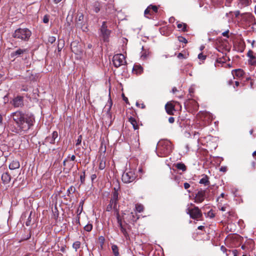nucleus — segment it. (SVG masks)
Returning a JSON list of instances; mask_svg holds the SVG:
<instances>
[{
    "label": "nucleus",
    "instance_id": "obj_46",
    "mask_svg": "<svg viewBox=\"0 0 256 256\" xmlns=\"http://www.w3.org/2000/svg\"><path fill=\"white\" fill-rule=\"evenodd\" d=\"M136 105L137 106H138L139 108H142V109H144V108H146L145 105L143 103L140 104L138 102H137L136 103Z\"/></svg>",
    "mask_w": 256,
    "mask_h": 256
},
{
    "label": "nucleus",
    "instance_id": "obj_32",
    "mask_svg": "<svg viewBox=\"0 0 256 256\" xmlns=\"http://www.w3.org/2000/svg\"><path fill=\"white\" fill-rule=\"evenodd\" d=\"M136 209L138 212H141L144 210V206L140 204H136Z\"/></svg>",
    "mask_w": 256,
    "mask_h": 256
},
{
    "label": "nucleus",
    "instance_id": "obj_35",
    "mask_svg": "<svg viewBox=\"0 0 256 256\" xmlns=\"http://www.w3.org/2000/svg\"><path fill=\"white\" fill-rule=\"evenodd\" d=\"M114 203H112L110 200V204L107 206L106 208V210L107 212H110L112 209H114Z\"/></svg>",
    "mask_w": 256,
    "mask_h": 256
},
{
    "label": "nucleus",
    "instance_id": "obj_55",
    "mask_svg": "<svg viewBox=\"0 0 256 256\" xmlns=\"http://www.w3.org/2000/svg\"><path fill=\"white\" fill-rule=\"evenodd\" d=\"M80 216H77L76 218V222L78 224H80Z\"/></svg>",
    "mask_w": 256,
    "mask_h": 256
},
{
    "label": "nucleus",
    "instance_id": "obj_64",
    "mask_svg": "<svg viewBox=\"0 0 256 256\" xmlns=\"http://www.w3.org/2000/svg\"><path fill=\"white\" fill-rule=\"evenodd\" d=\"M177 88L176 87H174L172 89V92L174 94L177 91Z\"/></svg>",
    "mask_w": 256,
    "mask_h": 256
},
{
    "label": "nucleus",
    "instance_id": "obj_42",
    "mask_svg": "<svg viewBox=\"0 0 256 256\" xmlns=\"http://www.w3.org/2000/svg\"><path fill=\"white\" fill-rule=\"evenodd\" d=\"M56 41V38L54 36H50L48 38V42L51 44L54 43Z\"/></svg>",
    "mask_w": 256,
    "mask_h": 256
},
{
    "label": "nucleus",
    "instance_id": "obj_43",
    "mask_svg": "<svg viewBox=\"0 0 256 256\" xmlns=\"http://www.w3.org/2000/svg\"><path fill=\"white\" fill-rule=\"evenodd\" d=\"M178 40L180 42H184L186 44L188 42L187 40L184 38L182 36H180V37H178Z\"/></svg>",
    "mask_w": 256,
    "mask_h": 256
},
{
    "label": "nucleus",
    "instance_id": "obj_12",
    "mask_svg": "<svg viewBox=\"0 0 256 256\" xmlns=\"http://www.w3.org/2000/svg\"><path fill=\"white\" fill-rule=\"evenodd\" d=\"M58 132L56 131H54L52 132V136H48L46 138V142H49L51 144H54L55 143L56 139L58 138Z\"/></svg>",
    "mask_w": 256,
    "mask_h": 256
},
{
    "label": "nucleus",
    "instance_id": "obj_13",
    "mask_svg": "<svg viewBox=\"0 0 256 256\" xmlns=\"http://www.w3.org/2000/svg\"><path fill=\"white\" fill-rule=\"evenodd\" d=\"M165 109L166 112L170 115L174 114V111H175L174 106L170 102H168L165 106Z\"/></svg>",
    "mask_w": 256,
    "mask_h": 256
},
{
    "label": "nucleus",
    "instance_id": "obj_27",
    "mask_svg": "<svg viewBox=\"0 0 256 256\" xmlns=\"http://www.w3.org/2000/svg\"><path fill=\"white\" fill-rule=\"evenodd\" d=\"M142 68L140 66L136 65L134 67V70L136 71L137 74H141L142 72Z\"/></svg>",
    "mask_w": 256,
    "mask_h": 256
},
{
    "label": "nucleus",
    "instance_id": "obj_37",
    "mask_svg": "<svg viewBox=\"0 0 256 256\" xmlns=\"http://www.w3.org/2000/svg\"><path fill=\"white\" fill-rule=\"evenodd\" d=\"M144 14L146 17L148 18V14H151V10L149 7V6L145 10Z\"/></svg>",
    "mask_w": 256,
    "mask_h": 256
},
{
    "label": "nucleus",
    "instance_id": "obj_62",
    "mask_svg": "<svg viewBox=\"0 0 256 256\" xmlns=\"http://www.w3.org/2000/svg\"><path fill=\"white\" fill-rule=\"evenodd\" d=\"M122 96H123L124 100L126 102H127L128 101V98L124 96V94H122Z\"/></svg>",
    "mask_w": 256,
    "mask_h": 256
},
{
    "label": "nucleus",
    "instance_id": "obj_50",
    "mask_svg": "<svg viewBox=\"0 0 256 256\" xmlns=\"http://www.w3.org/2000/svg\"><path fill=\"white\" fill-rule=\"evenodd\" d=\"M228 33H229V30H228L222 33V35L224 36H225V37H226V38H228L229 37V36H228Z\"/></svg>",
    "mask_w": 256,
    "mask_h": 256
},
{
    "label": "nucleus",
    "instance_id": "obj_52",
    "mask_svg": "<svg viewBox=\"0 0 256 256\" xmlns=\"http://www.w3.org/2000/svg\"><path fill=\"white\" fill-rule=\"evenodd\" d=\"M198 58L200 60H204L206 58V56L203 55L202 54H200L198 55Z\"/></svg>",
    "mask_w": 256,
    "mask_h": 256
},
{
    "label": "nucleus",
    "instance_id": "obj_14",
    "mask_svg": "<svg viewBox=\"0 0 256 256\" xmlns=\"http://www.w3.org/2000/svg\"><path fill=\"white\" fill-rule=\"evenodd\" d=\"M248 57L250 58L249 63L252 66L256 64V57L254 55V52L252 50H250L247 54Z\"/></svg>",
    "mask_w": 256,
    "mask_h": 256
},
{
    "label": "nucleus",
    "instance_id": "obj_29",
    "mask_svg": "<svg viewBox=\"0 0 256 256\" xmlns=\"http://www.w3.org/2000/svg\"><path fill=\"white\" fill-rule=\"evenodd\" d=\"M80 244H81L80 242H75L72 244V248L76 250V251H77V250L80 248Z\"/></svg>",
    "mask_w": 256,
    "mask_h": 256
},
{
    "label": "nucleus",
    "instance_id": "obj_60",
    "mask_svg": "<svg viewBox=\"0 0 256 256\" xmlns=\"http://www.w3.org/2000/svg\"><path fill=\"white\" fill-rule=\"evenodd\" d=\"M225 196V194L224 193H222L219 197L218 198V201L219 200L220 198H224Z\"/></svg>",
    "mask_w": 256,
    "mask_h": 256
},
{
    "label": "nucleus",
    "instance_id": "obj_30",
    "mask_svg": "<svg viewBox=\"0 0 256 256\" xmlns=\"http://www.w3.org/2000/svg\"><path fill=\"white\" fill-rule=\"evenodd\" d=\"M130 218H131V220L133 222H135L137 220H138L139 218V217L136 214H134V212H131L130 216Z\"/></svg>",
    "mask_w": 256,
    "mask_h": 256
},
{
    "label": "nucleus",
    "instance_id": "obj_23",
    "mask_svg": "<svg viewBox=\"0 0 256 256\" xmlns=\"http://www.w3.org/2000/svg\"><path fill=\"white\" fill-rule=\"evenodd\" d=\"M175 166L176 168L178 170H182L183 172H184L186 170V166L185 164L182 162H178L176 164H175Z\"/></svg>",
    "mask_w": 256,
    "mask_h": 256
},
{
    "label": "nucleus",
    "instance_id": "obj_41",
    "mask_svg": "<svg viewBox=\"0 0 256 256\" xmlns=\"http://www.w3.org/2000/svg\"><path fill=\"white\" fill-rule=\"evenodd\" d=\"M82 140V136L81 135H80L78 136V138L76 140V146L80 145L81 144Z\"/></svg>",
    "mask_w": 256,
    "mask_h": 256
},
{
    "label": "nucleus",
    "instance_id": "obj_56",
    "mask_svg": "<svg viewBox=\"0 0 256 256\" xmlns=\"http://www.w3.org/2000/svg\"><path fill=\"white\" fill-rule=\"evenodd\" d=\"M168 122L170 124H172L174 122V117H170L168 118Z\"/></svg>",
    "mask_w": 256,
    "mask_h": 256
},
{
    "label": "nucleus",
    "instance_id": "obj_24",
    "mask_svg": "<svg viewBox=\"0 0 256 256\" xmlns=\"http://www.w3.org/2000/svg\"><path fill=\"white\" fill-rule=\"evenodd\" d=\"M226 256H238L236 250H226Z\"/></svg>",
    "mask_w": 256,
    "mask_h": 256
},
{
    "label": "nucleus",
    "instance_id": "obj_26",
    "mask_svg": "<svg viewBox=\"0 0 256 256\" xmlns=\"http://www.w3.org/2000/svg\"><path fill=\"white\" fill-rule=\"evenodd\" d=\"M112 249L114 256H118L119 252L118 246L114 244L112 246Z\"/></svg>",
    "mask_w": 256,
    "mask_h": 256
},
{
    "label": "nucleus",
    "instance_id": "obj_25",
    "mask_svg": "<svg viewBox=\"0 0 256 256\" xmlns=\"http://www.w3.org/2000/svg\"><path fill=\"white\" fill-rule=\"evenodd\" d=\"M120 231L126 240H130V236L126 228H120Z\"/></svg>",
    "mask_w": 256,
    "mask_h": 256
},
{
    "label": "nucleus",
    "instance_id": "obj_28",
    "mask_svg": "<svg viewBox=\"0 0 256 256\" xmlns=\"http://www.w3.org/2000/svg\"><path fill=\"white\" fill-rule=\"evenodd\" d=\"M177 26L183 32L186 31V24H178Z\"/></svg>",
    "mask_w": 256,
    "mask_h": 256
},
{
    "label": "nucleus",
    "instance_id": "obj_44",
    "mask_svg": "<svg viewBox=\"0 0 256 256\" xmlns=\"http://www.w3.org/2000/svg\"><path fill=\"white\" fill-rule=\"evenodd\" d=\"M137 133H138V134L136 136V137L138 138V140H136V144H135V147L136 148H138L139 146H140V142H139V138H139V135H138V132H137Z\"/></svg>",
    "mask_w": 256,
    "mask_h": 256
},
{
    "label": "nucleus",
    "instance_id": "obj_16",
    "mask_svg": "<svg viewBox=\"0 0 256 256\" xmlns=\"http://www.w3.org/2000/svg\"><path fill=\"white\" fill-rule=\"evenodd\" d=\"M232 74L234 76L241 78L244 76V72L242 69H236L232 70Z\"/></svg>",
    "mask_w": 256,
    "mask_h": 256
},
{
    "label": "nucleus",
    "instance_id": "obj_47",
    "mask_svg": "<svg viewBox=\"0 0 256 256\" xmlns=\"http://www.w3.org/2000/svg\"><path fill=\"white\" fill-rule=\"evenodd\" d=\"M177 56L180 59L186 58V56H184L182 53H179Z\"/></svg>",
    "mask_w": 256,
    "mask_h": 256
},
{
    "label": "nucleus",
    "instance_id": "obj_17",
    "mask_svg": "<svg viewBox=\"0 0 256 256\" xmlns=\"http://www.w3.org/2000/svg\"><path fill=\"white\" fill-rule=\"evenodd\" d=\"M20 166V162L18 160H14L9 165V168L13 170L18 168Z\"/></svg>",
    "mask_w": 256,
    "mask_h": 256
},
{
    "label": "nucleus",
    "instance_id": "obj_10",
    "mask_svg": "<svg viewBox=\"0 0 256 256\" xmlns=\"http://www.w3.org/2000/svg\"><path fill=\"white\" fill-rule=\"evenodd\" d=\"M28 51V50L26 48H18L16 51L12 52L10 53V58H13V60H14L16 58L22 56L24 53L27 52Z\"/></svg>",
    "mask_w": 256,
    "mask_h": 256
},
{
    "label": "nucleus",
    "instance_id": "obj_6",
    "mask_svg": "<svg viewBox=\"0 0 256 256\" xmlns=\"http://www.w3.org/2000/svg\"><path fill=\"white\" fill-rule=\"evenodd\" d=\"M112 62L116 68H118L126 63L124 55L121 54L114 55L112 58Z\"/></svg>",
    "mask_w": 256,
    "mask_h": 256
},
{
    "label": "nucleus",
    "instance_id": "obj_58",
    "mask_svg": "<svg viewBox=\"0 0 256 256\" xmlns=\"http://www.w3.org/2000/svg\"><path fill=\"white\" fill-rule=\"evenodd\" d=\"M48 20H49L47 16H45L44 18L43 22L44 23H45V24L48 23Z\"/></svg>",
    "mask_w": 256,
    "mask_h": 256
},
{
    "label": "nucleus",
    "instance_id": "obj_51",
    "mask_svg": "<svg viewBox=\"0 0 256 256\" xmlns=\"http://www.w3.org/2000/svg\"><path fill=\"white\" fill-rule=\"evenodd\" d=\"M31 236V234H30V231L28 232V234H27L26 236V237H23L22 238V240H27L28 239H29Z\"/></svg>",
    "mask_w": 256,
    "mask_h": 256
},
{
    "label": "nucleus",
    "instance_id": "obj_1",
    "mask_svg": "<svg viewBox=\"0 0 256 256\" xmlns=\"http://www.w3.org/2000/svg\"><path fill=\"white\" fill-rule=\"evenodd\" d=\"M10 118L14 124H10V130L12 132L18 134L27 132L34 126L35 122L33 114L24 112L22 110L12 112Z\"/></svg>",
    "mask_w": 256,
    "mask_h": 256
},
{
    "label": "nucleus",
    "instance_id": "obj_7",
    "mask_svg": "<svg viewBox=\"0 0 256 256\" xmlns=\"http://www.w3.org/2000/svg\"><path fill=\"white\" fill-rule=\"evenodd\" d=\"M106 24V22H104L100 28V36L104 42L108 40L111 32L110 30L108 29Z\"/></svg>",
    "mask_w": 256,
    "mask_h": 256
},
{
    "label": "nucleus",
    "instance_id": "obj_9",
    "mask_svg": "<svg viewBox=\"0 0 256 256\" xmlns=\"http://www.w3.org/2000/svg\"><path fill=\"white\" fill-rule=\"evenodd\" d=\"M11 103L14 108L22 107L24 106V98L18 96L12 100Z\"/></svg>",
    "mask_w": 256,
    "mask_h": 256
},
{
    "label": "nucleus",
    "instance_id": "obj_38",
    "mask_svg": "<svg viewBox=\"0 0 256 256\" xmlns=\"http://www.w3.org/2000/svg\"><path fill=\"white\" fill-rule=\"evenodd\" d=\"M80 180L81 184H84L85 181V172H83L82 174L80 176Z\"/></svg>",
    "mask_w": 256,
    "mask_h": 256
},
{
    "label": "nucleus",
    "instance_id": "obj_11",
    "mask_svg": "<svg viewBox=\"0 0 256 256\" xmlns=\"http://www.w3.org/2000/svg\"><path fill=\"white\" fill-rule=\"evenodd\" d=\"M119 188V187H118L117 189L116 188H114V192H112V196L110 200L112 203H114V209H115L117 206L118 196V191Z\"/></svg>",
    "mask_w": 256,
    "mask_h": 256
},
{
    "label": "nucleus",
    "instance_id": "obj_57",
    "mask_svg": "<svg viewBox=\"0 0 256 256\" xmlns=\"http://www.w3.org/2000/svg\"><path fill=\"white\" fill-rule=\"evenodd\" d=\"M227 170V168L226 166H222L220 168V171L226 172Z\"/></svg>",
    "mask_w": 256,
    "mask_h": 256
},
{
    "label": "nucleus",
    "instance_id": "obj_22",
    "mask_svg": "<svg viewBox=\"0 0 256 256\" xmlns=\"http://www.w3.org/2000/svg\"><path fill=\"white\" fill-rule=\"evenodd\" d=\"M78 18L76 20V25L78 26H81L82 24V21L84 20V14L82 13L78 14Z\"/></svg>",
    "mask_w": 256,
    "mask_h": 256
},
{
    "label": "nucleus",
    "instance_id": "obj_36",
    "mask_svg": "<svg viewBox=\"0 0 256 256\" xmlns=\"http://www.w3.org/2000/svg\"><path fill=\"white\" fill-rule=\"evenodd\" d=\"M92 228V225L90 224H88L84 227V230L86 232H90Z\"/></svg>",
    "mask_w": 256,
    "mask_h": 256
},
{
    "label": "nucleus",
    "instance_id": "obj_21",
    "mask_svg": "<svg viewBox=\"0 0 256 256\" xmlns=\"http://www.w3.org/2000/svg\"><path fill=\"white\" fill-rule=\"evenodd\" d=\"M129 122L132 124L134 130H137L138 128V124L137 122L134 118L130 117L129 118Z\"/></svg>",
    "mask_w": 256,
    "mask_h": 256
},
{
    "label": "nucleus",
    "instance_id": "obj_59",
    "mask_svg": "<svg viewBox=\"0 0 256 256\" xmlns=\"http://www.w3.org/2000/svg\"><path fill=\"white\" fill-rule=\"evenodd\" d=\"M2 120H3L2 116L1 114H0V126H2Z\"/></svg>",
    "mask_w": 256,
    "mask_h": 256
},
{
    "label": "nucleus",
    "instance_id": "obj_34",
    "mask_svg": "<svg viewBox=\"0 0 256 256\" xmlns=\"http://www.w3.org/2000/svg\"><path fill=\"white\" fill-rule=\"evenodd\" d=\"M32 214V212H31L28 216V218L26 220V226H30L32 224V218H31Z\"/></svg>",
    "mask_w": 256,
    "mask_h": 256
},
{
    "label": "nucleus",
    "instance_id": "obj_5",
    "mask_svg": "<svg viewBox=\"0 0 256 256\" xmlns=\"http://www.w3.org/2000/svg\"><path fill=\"white\" fill-rule=\"evenodd\" d=\"M186 213L190 215L192 218L197 220H200L202 216L200 210L196 206L193 208H188L186 209Z\"/></svg>",
    "mask_w": 256,
    "mask_h": 256
},
{
    "label": "nucleus",
    "instance_id": "obj_19",
    "mask_svg": "<svg viewBox=\"0 0 256 256\" xmlns=\"http://www.w3.org/2000/svg\"><path fill=\"white\" fill-rule=\"evenodd\" d=\"M200 183L201 184H204V186H208L210 184V182L208 180V177L206 175H203L202 178L200 180Z\"/></svg>",
    "mask_w": 256,
    "mask_h": 256
},
{
    "label": "nucleus",
    "instance_id": "obj_31",
    "mask_svg": "<svg viewBox=\"0 0 256 256\" xmlns=\"http://www.w3.org/2000/svg\"><path fill=\"white\" fill-rule=\"evenodd\" d=\"M82 206H83V202H80V206H78V208L77 210V211H76L77 216H78L80 214L82 213V212L83 210Z\"/></svg>",
    "mask_w": 256,
    "mask_h": 256
},
{
    "label": "nucleus",
    "instance_id": "obj_20",
    "mask_svg": "<svg viewBox=\"0 0 256 256\" xmlns=\"http://www.w3.org/2000/svg\"><path fill=\"white\" fill-rule=\"evenodd\" d=\"M239 4L241 6V7H246L250 6L252 1L250 0H238Z\"/></svg>",
    "mask_w": 256,
    "mask_h": 256
},
{
    "label": "nucleus",
    "instance_id": "obj_8",
    "mask_svg": "<svg viewBox=\"0 0 256 256\" xmlns=\"http://www.w3.org/2000/svg\"><path fill=\"white\" fill-rule=\"evenodd\" d=\"M207 194L206 190L200 189L198 190V192L196 194L194 197V202L196 203H202L204 201L206 198V194Z\"/></svg>",
    "mask_w": 256,
    "mask_h": 256
},
{
    "label": "nucleus",
    "instance_id": "obj_3",
    "mask_svg": "<svg viewBox=\"0 0 256 256\" xmlns=\"http://www.w3.org/2000/svg\"><path fill=\"white\" fill-rule=\"evenodd\" d=\"M32 35L31 31L27 28H18L15 30L12 34L13 38L21 40L24 41H28Z\"/></svg>",
    "mask_w": 256,
    "mask_h": 256
},
{
    "label": "nucleus",
    "instance_id": "obj_39",
    "mask_svg": "<svg viewBox=\"0 0 256 256\" xmlns=\"http://www.w3.org/2000/svg\"><path fill=\"white\" fill-rule=\"evenodd\" d=\"M149 7H150V10H152L154 12H158V8L157 6L150 4L149 6Z\"/></svg>",
    "mask_w": 256,
    "mask_h": 256
},
{
    "label": "nucleus",
    "instance_id": "obj_33",
    "mask_svg": "<svg viewBox=\"0 0 256 256\" xmlns=\"http://www.w3.org/2000/svg\"><path fill=\"white\" fill-rule=\"evenodd\" d=\"M94 11L98 13L100 11V4L98 3H95L94 5Z\"/></svg>",
    "mask_w": 256,
    "mask_h": 256
},
{
    "label": "nucleus",
    "instance_id": "obj_54",
    "mask_svg": "<svg viewBox=\"0 0 256 256\" xmlns=\"http://www.w3.org/2000/svg\"><path fill=\"white\" fill-rule=\"evenodd\" d=\"M90 178L92 182H93L94 180L96 178V174H92Z\"/></svg>",
    "mask_w": 256,
    "mask_h": 256
},
{
    "label": "nucleus",
    "instance_id": "obj_40",
    "mask_svg": "<svg viewBox=\"0 0 256 256\" xmlns=\"http://www.w3.org/2000/svg\"><path fill=\"white\" fill-rule=\"evenodd\" d=\"M75 188L73 186H70L67 190L68 196L70 194L71 192H74Z\"/></svg>",
    "mask_w": 256,
    "mask_h": 256
},
{
    "label": "nucleus",
    "instance_id": "obj_15",
    "mask_svg": "<svg viewBox=\"0 0 256 256\" xmlns=\"http://www.w3.org/2000/svg\"><path fill=\"white\" fill-rule=\"evenodd\" d=\"M1 178L4 184H8L11 180V176L8 172H6L2 174Z\"/></svg>",
    "mask_w": 256,
    "mask_h": 256
},
{
    "label": "nucleus",
    "instance_id": "obj_45",
    "mask_svg": "<svg viewBox=\"0 0 256 256\" xmlns=\"http://www.w3.org/2000/svg\"><path fill=\"white\" fill-rule=\"evenodd\" d=\"M208 215L210 218H213L215 216L212 210H210L208 213Z\"/></svg>",
    "mask_w": 256,
    "mask_h": 256
},
{
    "label": "nucleus",
    "instance_id": "obj_18",
    "mask_svg": "<svg viewBox=\"0 0 256 256\" xmlns=\"http://www.w3.org/2000/svg\"><path fill=\"white\" fill-rule=\"evenodd\" d=\"M150 52L148 50H146L142 47V52L141 56V58L144 60H146L150 56Z\"/></svg>",
    "mask_w": 256,
    "mask_h": 256
},
{
    "label": "nucleus",
    "instance_id": "obj_2",
    "mask_svg": "<svg viewBox=\"0 0 256 256\" xmlns=\"http://www.w3.org/2000/svg\"><path fill=\"white\" fill-rule=\"evenodd\" d=\"M173 148V146L170 140H161L157 144L158 156L160 157H165L172 152Z\"/></svg>",
    "mask_w": 256,
    "mask_h": 256
},
{
    "label": "nucleus",
    "instance_id": "obj_49",
    "mask_svg": "<svg viewBox=\"0 0 256 256\" xmlns=\"http://www.w3.org/2000/svg\"><path fill=\"white\" fill-rule=\"evenodd\" d=\"M114 210H115V212H116V220H117V219H118V218H120V214H119V212H118V209L116 208H116H115V209H114Z\"/></svg>",
    "mask_w": 256,
    "mask_h": 256
},
{
    "label": "nucleus",
    "instance_id": "obj_63",
    "mask_svg": "<svg viewBox=\"0 0 256 256\" xmlns=\"http://www.w3.org/2000/svg\"><path fill=\"white\" fill-rule=\"evenodd\" d=\"M68 158H70V160L72 161L74 160L76 158V156L74 155L70 157L68 156Z\"/></svg>",
    "mask_w": 256,
    "mask_h": 256
},
{
    "label": "nucleus",
    "instance_id": "obj_4",
    "mask_svg": "<svg viewBox=\"0 0 256 256\" xmlns=\"http://www.w3.org/2000/svg\"><path fill=\"white\" fill-rule=\"evenodd\" d=\"M136 178V175L134 170L129 168L126 170L122 175V180L124 183H130L132 182Z\"/></svg>",
    "mask_w": 256,
    "mask_h": 256
},
{
    "label": "nucleus",
    "instance_id": "obj_53",
    "mask_svg": "<svg viewBox=\"0 0 256 256\" xmlns=\"http://www.w3.org/2000/svg\"><path fill=\"white\" fill-rule=\"evenodd\" d=\"M184 186L185 189L187 190L190 187V184L188 182H184Z\"/></svg>",
    "mask_w": 256,
    "mask_h": 256
},
{
    "label": "nucleus",
    "instance_id": "obj_48",
    "mask_svg": "<svg viewBox=\"0 0 256 256\" xmlns=\"http://www.w3.org/2000/svg\"><path fill=\"white\" fill-rule=\"evenodd\" d=\"M104 168H105V164L102 163V161L100 164L99 168L100 170H103Z\"/></svg>",
    "mask_w": 256,
    "mask_h": 256
},
{
    "label": "nucleus",
    "instance_id": "obj_61",
    "mask_svg": "<svg viewBox=\"0 0 256 256\" xmlns=\"http://www.w3.org/2000/svg\"><path fill=\"white\" fill-rule=\"evenodd\" d=\"M119 228H124V226L122 224V222L118 224Z\"/></svg>",
    "mask_w": 256,
    "mask_h": 256
}]
</instances>
